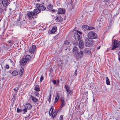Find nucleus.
Segmentation results:
<instances>
[{
    "mask_svg": "<svg viewBox=\"0 0 120 120\" xmlns=\"http://www.w3.org/2000/svg\"><path fill=\"white\" fill-rule=\"evenodd\" d=\"M53 109V108L52 106L51 107V108L49 112V113L50 116H51L52 115Z\"/></svg>",
    "mask_w": 120,
    "mask_h": 120,
    "instance_id": "5701e85b",
    "label": "nucleus"
},
{
    "mask_svg": "<svg viewBox=\"0 0 120 120\" xmlns=\"http://www.w3.org/2000/svg\"><path fill=\"white\" fill-rule=\"evenodd\" d=\"M36 6L37 8L40 10L44 11L46 9V7L41 4H36Z\"/></svg>",
    "mask_w": 120,
    "mask_h": 120,
    "instance_id": "f8f14e48",
    "label": "nucleus"
},
{
    "mask_svg": "<svg viewBox=\"0 0 120 120\" xmlns=\"http://www.w3.org/2000/svg\"><path fill=\"white\" fill-rule=\"evenodd\" d=\"M53 19L55 20L57 22H61L62 21L65 19V17L63 18L60 15H56L54 17Z\"/></svg>",
    "mask_w": 120,
    "mask_h": 120,
    "instance_id": "7ed1b4c3",
    "label": "nucleus"
},
{
    "mask_svg": "<svg viewBox=\"0 0 120 120\" xmlns=\"http://www.w3.org/2000/svg\"><path fill=\"white\" fill-rule=\"evenodd\" d=\"M106 84L107 85H109L110 84V83L109 79L108 78V77H107L106 78Z\"/></svg>",
    "mask_w": 120,
    "mask_h": 120,
    "instance_id": "a878e982",
    "label": "nucleus"
},
{
    "mask_svg": "<svg viewBox=\"0 0 120 120\" xmlns=\"http://www.w3.org/2000/svg\"><path fill=\"white\" fill-rule=\"evenodd\" d=\"M57 111H55L52 115V117L53 118H54L57 115Z\"/></svg>",
    "mask_w": 120,
    "mask_h": 120,
    "instance_id": "bb28decb",
    "label": "nucleus"
},
{
    "mask_svg": "<svg viewBox=\"0 0 120 120\" xmlns=\"http://www.w3.org/2000/svg\"><path fill=\"white\" fill-rule=\"evenodd\" d=\"M88 38H90L92 39H95L97 38V34L93 31L89 32L87 34Z\"/></svg>",
    "mask_w": 120,
    "mask_h": 120,
    "instance_id": "39448f33",
    "label": "nucleus"
},
{
    "mask_svg": "<svg viewBox=\"0 0 120 120\" xmlns=\"http://www.w3.org/2000/svg\"><path fill=\"white\" fill-rule=\"evenodd\" d=\"M38 92L35 91L34 93V95L35 97H38L39 96V94L38 93Z\"/></svg>",
    "mask_w": 120,
    "mask_h": 120,
    "instance_id": "c756f323",
    "label": "nucleus"
},
{
    "mask_svg": "<svg viewBox=\"0 0 120 120\" xmlns=\"http://www.w3.org/2000/svg\"><path fill=\"white\" fill-rule=\"evenodd\" d=\"M85 53H86L87 54H90L91 53V52L90 50L89 49H86L84 50Z\"/></svg>",
    "mask_w": 120,
    "mask_h": 120,
    "instance_id": "4be33fe9",
    "label": "nucleus"
},
{
    "mask_svg": "<svg viewBox=\"0 0 120 120\" xmlns=\"http://www.w3.org/2000/svg\"><path fill=\"white\" fill-rule=\"evenodd\" d=\"M84 55V51L82 50L78 51L75 56L77 58H80L82 57Z\"/></svg>",
    "mask_w": 120,
    "mask_h": 120,
    "instance_id": "9d476101",
    "label": "nucleus"
},
{
    "mask_svg": "<svg viewBox=\"0 0 120 120\" xmlns=\"http://www.w3.org/2000/svg\"><path fill=\"white\" fill-rule=\"evenodd\" d=\"M65 87L66 88V91L67 97L70 96L72 93V90L70 89V86L67 85H65Z\"/></svg>",
    "mask_w": 120,
    "mask_h": 120,
    "instance_id": "423d86ee",
    "label": "nucleus"
},
{
    "mask_svg": "<svg viewBox=\"0 0 120 120\" xmlns=\"http://www.w3.org/2000/svg\"><path fill=\"white\" fill-rule=\"evenodd\" d=\"M17 112H21L22 111H23V110H22L21 109H19L18 108H17Z\"/></svg>",
    "mask_w": 120,
    "mask_h": 120,
    "instance_id": "473e14b6",
    "label": "nucleus"
},
{
    "mask_svg": "<svg viewBox=\"0 0 120 120\" xmlns=\"http://www.w3.org/2000/svg\"><path fill=\"white\" fill-rule=\"evenodd\" d=\"M59 82V80H58V81L57 82V83H58Z\"/></svg>",
    "mask_w": 120,
    "mask_h": 120,
    "instance_id": "5fc2aeb1",
    "label": "nucleus"
},
{
    "mask_svg": "<svg viewBox=\"0 0 120 120\" xmlns=\"http://www.w3.org/2000/svg\"><path fill=\"white\" fill-rule=\"evenodd\" d=\"M37 1H39L40 0H37Z\"/></svg>",
    "mask_w": 120,
    "mask_h": 120,
    "instance_id": "6e6d98bb",
    "label": "nucleus"
},
{
    "mask_svg": "<svg viewBox=\"0 0 120 120\" xmlns=\"http://www.w3.org/2000/svg\"><path fill=\"white\" fill-rule=\"evenodd\" d=\"M63 63V62H62V61H60L59 64L61 66V64H62Z\"/></svg>",
    "mask_w": 120,
    "mask_h": 120,
    "instance_id": "a19ab883",
    "label": "nucleus"
},
{
    "mask_svg": "<svg viewBox=\"0 0 120 120\" xmlns=\"http://www.w3.org/2000/svg\"><path fill=\"white\" fill-rule=\"evenodd\" d=\"M77 33H75V38L76 40L79 41L81 38V35L82 33L79 31H77Z\"/></svg>",
    "mask_w": 120,
    "mask_h": 120,
    "instance_id": "6e6552de",
    "label": "nucleus"
},
{
    "mask_svg": "<svg viewBox=\"0 0 120 120\" xmlns=\"http://www.w3.org/2000/svg\"><path fill=\"white\" fill-rule=\"evenodd\" d=\"M69 42L68 41H65L64 42V44H65L66 45H69Z\"/></svg>",
    "mask_w": 120,
    "mask_h": 120,
    "instance_id": "72a5a7b5",
    "label": "nucleus"
},
{
    "mask_svg": "<svg viewBox=\"0 0 120 120\" xmlns=\"http://www.w3.org/2000/svg\"><path fill=\"white\" fill-rule=\"evenodd\" d=\"M51 95H50L49 96V100H48L49 101V102H50V101H51Z\"/></svg>",
    "mask_w": 120,
    "mask_h": 120,
    "instance_id": "58836bf2",
    "label": "nucleus"
},
{
    "mask_svg": "<svg viewBox=\"0 0 120 120\" xmlns=\"http://www.w3.org/2000/svg\"><path fill=\"white\" fill-rule=\"evenodd\" d=\"M60 94V93L59 92H57L56 93V96L55 101L54 102L55 103H56L59 100V98Z\"/></svg>",
    "mask_w": 120,
    "mask_h": 120,
    "instance_id": "dca6fc26",
    "label": "nucleus"
},
{
    "mask_svg": "<svg viewBox=\"0 0 120 120\" xmlns=\"http://www.w3.org/2000/svg\"><path fill=\"white\" fill-rule=\"evenodd\" d=\"M52 12L53 13H57V11L55 9H52L51 10Z\"/></svg>",
    "mask_w": 120,
    "mask_h": 120,
    "instance_id": "2f4dec72",
    "label": "nucleus"
},
{
    "mask_svg": "<svg viewBox=\"0 0 120 120\" xmlns=\"http://www.w3.org/2000/svg\"><path fill=\"white\" fill-rule=\"evenodd\" d=\"M120 119V118L119 117L118 119H117V120H119Z\"/></svg>",
    "mask_w": 120,
    "mask_h": 120,
    "instance_id": "3c124183",
    "label": "nucleus"
},
{
    "mask_svg": "<svg viewBox=\"0 0 120 120\" xmlns=\"http://www.w3.org/2000/svg\"><path fill=\"white\" fill-rule=\"evenodd\" d=\"M52 82L54 84H56V80H53L52 81Z\"/></svg>",
    "mask_w": 120,
    "mask_h": 120,
    "instance_id": "37998d69",
    "label": "nucleus"
},
{
    "mask_svg": "<svg viewBox=\"0 0 120 120\" xmlns=\"http://www.w3.org/2000/svg\"><path fill=\"white\" fill-rule=\"evenodd\" d=\"M23 71H24V69H23V68L21 69H20V72H22L23 73Z\"/></svg>",
    "mask_w": 120,
    "mask_h": 120,
    "instance_id": "c03bdc74",
    "label": "nucleus"
},
{
    "mask_svg": "<svg viewBox=\"0 0 120 120\" xmlns=\"http://www.w3.org/2000/svg\"><path fill=\"white\" fill-rule=\"evenodd\" d=\"M63 116L62 115H61L60 116V120H63Z\"/></svg>",
    "mask_w": 120,
    "mask_h": 120,
    "instance_id": "c9c22d12",
    "label": "nucleus"
},
{
    "mask_svg": "<svg viewBox=\"0 0 120 120\" xmlns=\"http://www.w3.org/2000/svg\"><path fill=\"white\" fill-rule=\"evenodd\" d=\"M57 28L56 27H53L52 30L50 31L51 33H50V34H54L55 32L57 31Z\"/></svg>",
    "mask_w": 120,
    "mask_h": 120,
    "instance_id": "aec40b11",
    "label": "nucleus"
},
{
    "mask_svg": "<svg viewBox=\"0 0 120 120\" xmlns=\"http://www.w3.org/2000/svg\"><path fill=\"white\" fill-rule=\"evenodd\" d=\"M36 50V49L35 45H33L32 46L29 50L30 53L32 54L33 57H34L35 56Z\"/></svg>",
    "mask_w": 120,
    "mask_h": 120,
    "instance_id": "f03ea898",
    "label": "nucleus"
},
{
    "mask_svg": "<svg viewBox=\"0 0 120 120\" xmlns=\"http://www.w3.org/2000/svg\"><path fill=\"white\" fill-rule=\"evenodd\" d=\"M18 74L17 71L15 70L13 71L12 72V74L14 76L17 75Z\"/></svg>",
    "mask_w": 120,
    "mask_h": 120,
    "instance_id": "393cba45",
    "label": "nucleus"
},
{
    "mask_svg": "<svg viewBox=\"0 0 120 120\" xmlns=\"http://www.w3.org/2000/svg\"><path fill=\"white\" fill-rule=\"evenodd\" d=\"M29 115H29V116H29Z\"/></svg>",
    "mask_w": 120,
    "mask_h": 120,
    "instance_id": "052dcab7",
    "label": "nucleus"
},
{
    "mask_svg": "<svg viewBox=\"0 0 120 120\" xmlns=\"http://www.w3.org/2000/svg\"><path fill=\"white\" fill-rule=\"evenodd\" d=\"M104 1L106 2H109L110 0H104Z\"/></svg>",
    "mask_w": 120,
    "mask_h": 120,
    "instance_id": "49530a36",
    "label": "nucleus"
},
{
    "mask_svg": "<svg viewBox=\"0 0 120 120\" xmlns=\"http://www.w3.org/2000/svg\"><path fill=\"white\" fill-rule=\"evenodd\" d=\"M79 51V49L76 46H75L73 48L72 52L75 56Z\"/></svg>",
    "mask_w": 120,
    "mask_h": 120,
    "instance_id": "2eb2a0df",
    "label": "nucleus"
},
{
    "mask_svg": "<svg viewBox=\"0 0 120 120\" xmlns=\"http://www.w3.org/2000/svg\"><path fill=\"white\" fill-rule=\"evenodd\" d=\"M118 59L119 61L120 62V54H118Z\"/></svg>",
    "mask_w": 120,
    "mask_h": 120,
    "instance_id": "a18cd8bd",
    "label": "nucleus"
},
{
    "mask_svg": "<svg viewBox=\"0 0 120 120\" xmlns=\"http://www.w3.org/2000/svg\"><path fill=\"white\" fill-rule=\"evenodd\" d=\"M91 8L92 9V10H90V11H92H92H93V8H94L93 7H91Z\"/></svg>",
    "mask_w": 120,
    "mask_h": 120,
    "instance_id": "09e8293b",
    "label": "nucleus"
},
{
    "mask_svg": "<svg viewBox=\"0 0 120 120\" xmlns=\"http://www.w3.org/2000/svg\"><path fill=\"white\" fill-rule=\"evenodd\" d=\"M100 46H99L98 48H97L98 49H100Z\"/></svg>",
    "mask_w": 120,
    "mask_h": 120,
    "instance_id": "603ef678",
    "label": "nucleus"
},
{
    "mask_svg": "<svg viewBox=\"0 0 120 120\" xmlns=\"http://www.w3.org/2000/svg\"><path fill=\"white\" fill-rule=\"evenodd\" d=\"M40 10L38 8L35 9L34 12L30 11L27 13V15H35L38 14L40 12Z\"/></svg>",
    "mask_w": 120,
    "mask_h": 120,
    "instance_id": "1a4fd4ad",
    "label": "nucleus"
},
{
    "mask_svg": "<svg viewBox=\"0 0 120 120\" xmlns=\"http://www.w3.org/2000/svg\"><path fill=\"white\" fill-rule=\"evenodd\" d=\"M77 70H76L75 71V74H74V75L75 76H76L77 75Z\"/></svg>",
    "mask_w": 120,
    "mask_h": 120,
    "instance_id": "e433bc0d",
    "label": "nucleus"
},
{
    "mask_svg": "<svg viewBox=\"0 0 120 120\" xmlns=\"http://www.w3.org/2000/svg\"><path fill=\"white\" fill-rule=\"evenodd\" d=\"M34 89L35 91L38 92L40 90V88L38 85H37L35 86Z\"/></svg>",
    "mask_w": 120,
    "mask_h": 120,
    "instance_id": "a211bd4d",
    "label": "nucleus"
},
{
    "mask_svg": "<svg viewBox=\"0 0 120 120\" xmlns=\"http://www.w3.org/2000/svg\"><path fill=\"white\" fill-rule=\"evenodd\" d=\"M10 60V62L11 63H12L13 66H14V64H13L12 61L11 60Z\"/></svg>",
    "mask_w": 120,
    "mask_h": 120,
    "instance_id": "de8ad7c7",
    "label": "nucleus"
},
{
    "mask_svg": "<svg viewBox=\"0 0 120 120\" xmlns=\"http://www.w3.org/2000/svg\"><path fill=\"white\" fill-rule=\"evenodd\" d=\"M119 53H120V51L119 52Z\"/></svg>",
    "mask_w": 120,
    "mask_h": 120,
    "instance_id": "4d7b16f0",
    "label": "nucleus"
},
{
    "mask_svg": "<svg viewBox=\"0 0 120 120\" xmlns=\"http://www.w3.org/2000/svg\"><path fill=\"white\" fill-rule=\"evenodd\" d=\"M62 104L60 106L61 107H63L65 104V103L64 100H61Z\"/></svg>",
    "mask_w": 120,
    "mask_h": 120,
    "instance_id": "cd10ccee",
    "label": "nucleus"
},
{
    "mask_svg": "<svg viewBox=\"0 0 120 120\" xmlns=\"http://www.w3.org/2000/svg\"><path fill=\"white\" fill-rule=\"evenodd\" d=\"M111 21H110V23H111Z\"/></svg>",
    "mask_w": 120,
    "mask_h": 120,
    "instance_id": "bf43d9fd",
    "label": "nucleus"
},
{
    "mask_svg": "<svg viewBox=\"0 0 120 120\" xmlns=\"http://www.w3.org/2000/svg\"><path fill=\"white\" fill-rule=\"evenodd\" d=\"M19 90V89L18 88H15L14 89V90L16 92V94H17V92Z\"/></svg>",
    "mask_w": 120,
    "mask_h": 120,
    "instance_id": "7c9ffc66",
    "label": "nucleus"
},
{
    "mask_svg": "<svg viewBox=\"0 0 120 120\" xmlns=\"http://www.w3.org/2000/svg\"><path fill=\"white\" fill-rule=\"evenodd\" d=\"M117 14V13H116V15H117V14Z\"/></svg>",
    "mask_w": 120,
    "mask_h": 120,
    "instance_id": "13d9d810",
    "label": "nucleus"
},
{
    "mask_svg": "<svg viewBox=\"0 0 120 120\" xmlns=\"http://www.w3.org/2000/svg\"><path fill=\"white\" fill-rule=\"evenodd\" d=\"M65 12V9L62 8H59L57 11V14H64Z\"/></svg>",
    "mask_w": 120,
    "mask_h": 120,
    "instance_id": "ddd939ff",
    "label": "nucleus"
},
{
    "mask_svg": "<svg viewBox=\"0 0 120 120\" xmlns=\"http://www.w3.org/2000/svg\"><path fill=\"white\" fill-rule=\"evenodd\" d=\"M4 11V10L2 9V8H0V13L3 12Z\"/></svg>",
    "mask_w": 120,
    "mask_h": 120,
    "instance_id": "f704fd0d",
    "label": "nucleus"
},
{
    "mask_svg": "<svg viewBox=\"0 0 120 120\" xmlns=\"http://www.w3.org/2000/svg\"><path fill=\"white\" fill-rule=\"evenodd\" d=\"M82 28L83 30H86L88 29L91 30L93 29H94V28L93 27H89L87 25L83 26H82Z\"/></svg>",
    "mask_w": 120,
    "mask_h": 120,
    "instance_id": "4468645a",
    "label": "nucleus"
},
{
    "mask_svg": "<svg viewBox=\"0 0 120 120\" xmlns=\"http://www.w3.org/2000/svg\"><path fill=\"white\" fill-rule=\"evenodd\" d=\"M31 99L32 101L34 102V103L35 104H38V99L33 96H31Z\"/></svg>",
    "mask_w": 120,
    "mask_h": 120,
    "instance_id": "f3484780",
    "label": "nucleus"
},
{
    "mask_svg": "<svg viewBox=\"0 0 120 120\" xmlns=\"http://www.w3.org/2000/svg\"><path fill=\"white\" fill-rule=\"evenodd\" d=\"M19 73L20 75L21 76H22L23 74V73L22 72H19Z\"/></svg>",
    "mask_w": 120,
    "mask_h": 120,
    "instance_id": "79ce46f5",
    "label": "nucleus"
},
{
    "mask_svg": "<svg viewBox=\"0 0 120 120\" xmlns=\"http://www.w3.org/2000/svg\"><path fill=\"white\" fill-rule=\"evenodd\" d=\"M21 16H22V15H19V18H20V17H21Z\"/></svg>",
    "mask_w": 120,
    "mask_h": 120,
    "instance_id": "864d4df0",
    "label": "nucleus"
},
{
    "mask_svg": "<svg viewBox=\"0 0 120 120\" xmlns=\"http://www.w3.org/2000/svg\"><path fill=\"white\" fill-rule=\"evenodd\" d=\"M30 59V57L29 55H26L25 57L23 58L21 61H20V65L25 67V65L27 62H29Z\"/></svg>",
    "mask_w": 120,
    "mask_h": 120,
    "instance_id": "f257e3e1",
    "label": "nucleus"
},
{
    "mask_svg": "<svg viewBox=\"0 0 120 120\" xmlns=\"http://www.w3.org/2000/svg\"><path fill=\"white\" fill-rule=\"evenodd\" d=\"M94 42L92 39L89 38H87L85 40V44L86 46L87 47H89L92 45Z\"/></svg>",
    "mask_w": 120,
    "mask_h": 120,
    "instance_id": "20e7f679",
    "label": "nucleus"
},
{
    "mask_svg": "<svg viewBox=\"0 0 120 120\" xmlns=\"http://www.w3.org/2000/svg\"><path fill=\"white\" fill-rule=\"evenodd\" d=\"M120 44V41L115 40L114 41V44L113 47L112 49V50H113L116 48L118 47Z\"/></svg>",
    "mask_w": 120,
    "mask_h": 120,
    "instance_id": "9b49d317",
    "label": "nucleus"
},
{
    "mask_svg": "<svg viewBox=\"0 0 120 120\" xmlns=\"http://www.w3.org/2000/svg\"><path fill=\"white\" fill-rule=\"evenodd\" d=\"M24 107L25 108L23 109V111L24 112L23 113H25L26 112H27V109H30L32 107V105L30 103H27L24 105Z\"/></svg>",
    "mask_w": 120,
    "mask_h": 120,
    "instance_id": "0eeeda50",
    "label": "nucleus"
},
{
    "mask_svg": "<svg viewBox=\"0 0 120 120\" xmlns=\"http://www.w3.org/2000/svg\"><path fill=\"white\" fill-rule=\"evenodd\" d=\"M102 4L104 5H105V3L104 1L102 2Z\"/></svg>",
    "mask_w": 120,
    "mask_h": 120,
    "instance_id": "8fccbe9b",
    "label": "nucleus"
},
{
    "mask_svg": "<svg viewBox=\"0 0 120 120\" xmlns=\"http://www.w3.org/2000/svg\"><path fill=\"white\" fill-rule=\"evenodd\" d=\"M53 7V6L52 5L50 4L49 5L47 8L49 10L51 9Z\"/></svg>",
    "mask_w": 120,
    "mask_h": 120,
    "instance_id": "c85d7f7f",
    "label": "nucleus"
},
{
    "mask_svg": "<svg viewBox=\"0 0 120 120\" xmlns=\"http://www.w3.org/2000/svg\"><path fill=\"white\" fill-rule=\"evenodd\" d=\"M36 15H27V17L30 20H32L33 19H34V18H36L35 17Z\"/></svg>",
    "mask_w": 120,
    "mask_h": 120,
    "instance_id": "b1692460",
    "label": "nucleus"
},
{
    "mask_svg": "<svg viewBox=\"0 0 120 120\" xmlns=\"http://www.w3.org/2000/svg\"><path fill=\"white\" fill-rule=\"evenodd\" d=\"M8 0H3L2 1V3L4 7H6L7 5Z\"/></svg>",
    "mask_w": 120,
    "mask_h": 120,
    "instance_id": "412c9836",
    "label": "nucleus"
},
{
    "mask_svg": "<svg viewBox=\"0 0 120 120\" xmlns=\"http://www.w3.org/2000/svg\"><path fill=\"white\" fill-rule=\"evenodd\" d=\"M9 68V65H8L7 64H6V65L5 66V68L7 69H8Z\"/></svg>",
    "mask_w": 120,
    "mask_h": 120,
    "instance_id": "ea45409f",
    "label": "nucleus"
},
{
    "mask_svg": "<svg viewBox=\"0 0 120 120\" xmlns=\"http://www.w3.org/2000/svg\"><path fill=\"white\" fill-rule=\"evenodd\" d=\"M84 46V44L83 42L80 41H79V47L80 49H82Z\"/></svg>",
    "mask_w": 120,
    "mask_h": 120,
    "instance_id": "6ab92c4d",
    "label": "nucleus"
},
{
    "mask_svg": "<svg viewBox=\"0 0 120 120\" xmlns=\"http://www.w3.org/2000/svg\"><path fill=\"white\" fill-rule=\"evenodd\" d=\"M44 78L42 76H41L40 78V82H41L43 80Z\"/></svg>",
    "mask_w": 120,
    "mask_h": 120,
    "instance_id": "4c0bfd02",
    "label": "nucleus"
}]
</instances>
